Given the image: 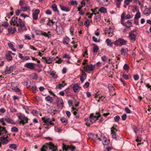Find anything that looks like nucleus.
I'll return each mask as SVG.
<instances>
[{"label": "nucleus", "mask_w": 151, "mask_h": 151, "mask_svg": "<svg viewBox=\"0 0 151 151\" xmlns=\"http://www.w3.org/2000/svg\"><path fill=\"white\" fill-rule=\"evenodd\" d=\"M42 120L44 123V124L47 126L53 125L54 123L52 122L54 121L55 120L54 119L48 118H42Z\"/></svg>", "instance_id": "obj_3"}, {"label": "nucleus", "mask_w": 151, "mask_h": 151, "mask_svg": "<svg viewBox=\"0 0 151 151\" xmlns=\"http://www.w3.org/2000/svg\"><path fill=\"white\" fill-rule=\"evenodd\" d=\"M24 38L25 40H30L31 39V37L27 35H24Z\"/></svg>", "instance_id": "obj_64"}, {"label": "nucleus", "mask_w": 151, "mask_h": 151, "mask_svg": "<svg viewBox=\"0 0 151 151\" xmlns=\"http://www.w3.org/2000/svg\"><path fill=\"white\" fill-rule=\"evenodd\" d=\"M129 67L127 64H125L123 66V68L125 70H127L129 69Z\"/></svg>", "instance_id": "obj_59"}, {"label": "nucleus", "mask_w": 151, "mask_h": 151, "mask_svg": "<svg viewBox=\"0 0 151 151\" xmlns=\"http://www.w3.org/2000/svg\"><path fill=\"white\" fill-rule=\"evenodd\" d=\"M95 15L94 17V19L95 21L96 22L99 21L101 19L100 15L99 14V12H97L96 13H94Z\"/></svg>", "instance_id": "obj_18"}, {"label": "nucleus", "mask_w": 151, "mask_h": 151, "mask_svg": "<svg viewBox=\"0 0 151 151\" xmlns=\"http://www.w3.org/2000/svg\"><path fill=\"white\" fill-rule=\"evenodd\" d=\"M99 50L98 47L97 46H95L93 47V51L94 52H97Z\"/></svg>", "instance_id": "obj_47"}, {"label": "nucleus", "mask_w": 151, "mask_h": 151, "mask_svg": "<svg viewBox=\"0 0 151 151\" xmlns=\"http://www.w3.org/2000/svg\"><path fill=\"white\" fill-rule=\"evenodd\" d=\"M15 68L16 66L14 65L11 66L9 67L7 66L4 70V73L6 74H10L15 69Z\"/></svg>", "instance_id": "obj_6"}, {"label": "nucleus", "mask_w": 151, "mask_h": 151, "mask_svg": "<svg viewBox=\"0 0 151 151\" xmlns=\"http://www.w3.org/2000/svg\"><path fill=\"white\" fill-rule=\"evenodd\" d=\"M99 11L101 13L104 14L106 13L107 12L106 9L103 7H101L99 9Z\"/></svg>", "instance_id": "obj_40"}, {"label": "nucleus", "mask_w": 151, "mask_h": 151, "mask_svg": "<svg viewBox=\"0 0 151 151\" xmlns=\"http://www.w3.org/2000/svg\"><path fill=\"white\" fill-rule=\"evenodd\" d=\"M63 58H67L68 59L71 58L70 56L68 54H65L63 57Z\"/></svg>", "instance_id": "obj_55"}, {"label": "nucleus", "mask_w": 151, "mask_h": 151, "mask_svg": "<svg viewBox=\"0 0 151 151\" xmlns=\"http://www.w3.org/2000/svg\"><path fill=\"white\" fill-rule=\"evenodd\" d=\"M68 104L70 107L72 106L73 104V101L70 100H69L68 101Z\"/></svg>", "instance_id": "obj_63"}, {"label": "nucleus", "mask_w": 151, "mask_h": 151, "mask_svg": "<svg viewBox=\"0 0 151 151\" xmlns=\"http://www.w3.org/2000/svg\"><path fill=\"white\" fill-rule=\"evenodd\" d=\"M73 114L75 116H76L77 114V111H78V110L74 108H73Z\"/></svg>", "instance_id": "obj_58"}, {"label": "nucleus", "mask_w": 151, "mask_h": 151, "mask_svg": "<svg viewBox=\"0 0 151 151\" xmlns=\"http://www.w3.org/2000/svg\"><path fill=\"white\" fill-rule=\"evenodd\" d=\"M29 59H30V58L29 56H25L24 57L22 60H23L24 61H26L28 60H29Z\"/></svg>", "instance_id": "obj_60"}, {"label": "nucleus", "mask_w": 151, "mask_h": 151, "mask_svg": "<svg viewBox=\"0 0 151 151\" xmlns=\"http://www.w3.org/2000/svg\"><path fill=\"white\" fill-rule=\"evenodd\" d=\"M18 25L17 26H19L22 29L23 31H26L27 30L26 27L25 26V24L23 22L21 19L19 18L18 21Z\"/></svg>", "instance_id": "obj_9"}, {"label": "nucleus", "mask_w": 151, "mask_h": 151, "mask_svg": "<svg viewBox=\"0 0 151 151\" xmlns=\"http://www.w3.org/2000/svg\"><path fill=\"white\" fill-rule=\"evenodd\" d=\"M61 121L64 125H65L68 123L67 120L65 118H61L60 119Z\"/></svg>", "instance_id": "obj_39"}, {"label": "nucleus", "mask_w": 151, "mask_h": 151, "mask_svg": "<svg viewBox=\"0 0 151 151\" xmlns=\"http://www.w3.org/2000/svg\"><path fill=\"white\" fill-rule=\"evenodd\" d=\"M11 53H12L11 52V51H9L6 55V59L9 61H11L12 59V57Z\"/></svg>", "instance_id": "obj_20"}, {"label": "nucleus", "mask_w": 151, "mask_h": 151, "mask_svg": "<svg viewBox=\"0 0 151 151\" xmlns=\"http://www.w3.org/2000/svg\"><path fill=\"white\" fill-rule=\"evenodd\" d=\"M49 75L55 79H56L58 77V76L55 73H54L52 71H50L48 73Z\"/></svg>", "instance_id": "obj_30"}, {"label": "nucleus", "mask_w": 151, "mask_h": 151, "mask_svg": "<svg viewBox=\"0 0 151 151\" xmlns=\"http://www.w3.org/2000/svg\"><path fill=\"white\" fill-rule=\"evenodd\" d=\"M89 85V83L88 82H87L85 83L84 85L83 86V87L84 88H86L88 87Z\"/></svg>", "instance_id": "obj_56"}, {"label": "nucleus", "mask_w": 151, "mask_h": 151, "mask_svg": "<svg viewBox=\"0 0 151 151\" xmlns=\"http://www.w3.org/2000/svg\"><path fill=\"white\" fill-rule=\"evenodd\" d=\"M88 136L89 138L91 139L93 141H98V138L97 135L89 133L88 134Z\"/></svg>", "instance_id": "obj_11"}, {"label": "nucleus", "mask_w": 151, "mask_h": 151, "mask_svg": "<svg viewBox=\"0 0 151 151\" xmlns=\"http://www.w3.org/2000/svg\"><path fill=\"white\" fill-rule=\"evenodd\" d=\"M16 31V29L15 27H10L8 29L9 33L10 34H13Z\"/></svg>", "instance_id": "obj_17"}, {"label": "nucleus", "mask_w": 151, "mask_h": 151, "mask_svg": "<svg viewBox=\"0 0 151 151\" xmlns=\"http://www.w3.org/2000/svg\"><path fill=\"white\" fill-rule=\"evenodd\" d=\"M125 25L128 28L132 27V24L131 20H128L126 22Z\"/></svg>", "instance_id": "obj_32"}, {"label": "nucleus", "mask_w": 151, "mask_h": 151, "mask_svg": "<svg viewBox=\"0 0 151 151\" xmlns=\"http://www.w3.org/2000/svg\"><path fill=\"white\" fill-rule=\"evenodd\" d=\"M116 127V126L114 125V139H115V140L116 141H118L119 140H120L119 139V137L118 136H116V134H115V131H118L117 128H115ZM120 141H122V140H120Z\"/></svg>", "instance_id": "obj_22"}, {"label": "nucleus", "mask_w": 151, "mask_h": 151, "mask_svg": "<svg viewBox=\"0 0 151 151\" xmlns=\"http://www.w3.org/2000/svg\"><path fill=\"white\" fill-rule=\"evenodd\" d=\"M90 21L89 20H86L84 23V25L86 27H88L90 25Z\"/></svg>", "instance_id": "obj_54"}, {"label": "nucleus", "mask_w": 151, "mask_h": 151, "mask_svg": "<svg viewBox=\"0 0 151 151\" xmlns=\"http://www.w3.org/2000/svg\"><path fill=\"white\" fill-rule=\"evenodd\" d=\"M45 99L47 101L50 103H51L53 101V99L52 97L49 96H48L46 97Z\"/></svg>", "instance_id": "obj_34"}, {"label": "nucleus", "mask_w": 151, "mask_h": 151, "mask_svg": "<svg viewBox=\"0 0 151 151\" xmlns=\"http://www.w3.org/2000/svg\"><path fill=\"white\" fill-rule=\"evenodd\" d=\"M120 119V117L118 116H116L114 118L115 121L116 122H118L119 121Z\"/></svg>", "instance_id": "obj_61"}, {"label": "nucleus", "mask_w": 151, "mask_h": 151, "mask_svg": "<svg viewBox=\"0 0 151 151\" xmlns=\"http://www.w3.org/2000/svg\"><path fill=\"white\" fill-rule=\"evenodd\" d=\"M18 18L16 17H13L11 20V24L13 26H16L18 25Z\"/></svg>", "instance_id": "obj_12"}, {"label": "nucleus", "mask_w": 151, "mask_h": 151, "mask_svg": "<svg viewBox=\"0 0 151 151\" xmlns=\"http://www.w3.org/2000/svg\"><path fill=\"white\" fill-rule=\"evenodd\" d=\"M123 0H115V3L116 5V6L118 8H120V5L121 4V2Z\"/></svg>", "instance_id": "obj_31"}, {"label": "nucleus", "mask_w": 151, "mask_h": 151, "mask_svg": "<svg viewBox=\"0 0 151 151\" xmlns=\"http://www.w3.org/2000/svg\"><path fill=\"white\" fill-rule=\"evenodd\" d=\"M95 68L94 65L92 64H90L89 65H85L84 68V70L86 72L89 70L91 71H93Z\"/></svg>", "instance_id": "obj_10"}, {"label": "nucleus", "mask_w": 151, "mask_h": 151, "mask_svg": "<svg viewBox=\"0 0 151 151\" xmlns=\"http://www.w3.org/2000/svg\"><path fill=\"white\" fill-rule=\"evenodd\" d=\"M126 113L127 114H130L131 113V111L130 109L127 107H126L125 109Z\"/></svg>", "instance_id": "obj_57"}, {"label": "nucleus", "mask_w": 151, "mask_h": 151, "mask_svg": "<svg viewBox=\"0 0 151 151\" xmlns=\"http://www.w3.org/2000/svg\"><path fill=\"white\" fill-rule=\"evenodd\" d=\"M4 120H5V121L7 123L9 124L11 123L12 122V120L10 119V118H4Z\"/></svg>", "instance_id": "obj_49"}, {"label": "nucleus", "mask_w": 151, "mask_h": 151, "mask_svg": "<svg viewBox=\"0 0 151 151\" xmlns=\"http://www.w3.org/2000/svg\"><path fill=\"white\" fill-rule=\"evenodd\" d=\"M106 42L108 46L110 47H112L113 43L111 42L110 40L107 39L106 40Z\"/></svg>", "instance_id": "obj_35"}, {"label": "nucleus", "mask_w": 151, "mask_h": 151, "mask_svg": "<svg viewBox=\"0 0 151 151\" xmlns=\"http://www.w3.org/2000/svg\"><path fill=\"white\" fill-rule=\"evenodd\" d=\"M11 131L13 132H17L18 131V129L16 127H13L11 128Z\"/></svg>", "instance_id": "obj_50"}, {"label": "nucleus", "mask_w": 151, "mask_h": 151, "mask_svg": "<svg viewBox=\"0 0 151 151\" xmlns=\"http://www.w3.org/2000/svg\"><path fill=\"white\" fill-rule=\"evenodd\" d=\"M42 59L44 60V62L47 63H50L52 61V59L49 57H43Z\"/></svg>", "instance_id": "obj_23"}, {"label": "nucleus", "mask_w": 151, "mask_h": 151, "mask_svg": "<svg viewBox=\"0 0 151 151\" xmlns=\"http://www.w3.org/2000/svg\"><path fill=\"white\" fill-rule=\"evenodd\" d=\"M81 71L82 76L80 77V80L81 82L82 83H83L84 82V80L86 79L87 75L86 73L82 70Z\"/></svg>", "instance_id": "obj_14"}, {"label": "nucleus", "mask_w": 151, "mask_h": 151, "mask_svg": "<svg viewBox=\"0 0 151 151\" xmlns=\"http://www.w3.org/2000/svg\"><path fill=\"white\" fill-rule=\"evenodd\" d=\"M9 148L15 150L17 149V146L15 144H12L9 145Z\"/></svg>", "instance_id": "obj_46"}, {"label": "nucleus", "mask_w": 151, "mask_h": 151, "mask_svg": "<svg viewBox=\"0 0 151 151\" xmlns=\"http://www.w3.org/2000/svg\"><path fill=\"white\" fill-rule=\"evenodd\" d=\"M119 41L121 45H125L127 42V41L123 39H119Z\"/></svg>", "instance_id": "obj_37"}, {"label": "nucleus", "mask_w": 151, "mask_h": 151, "mask_svg": "<svg viewBox=\"0 0 151 151\" xmlns=\"http://www.w3.org/2000/svg\"><path fill=\"white\" fill-rule=\"evenodd\" d=\"M52 8L53 10L54 11H55V12L56 11L58 12V11L57 9V6L56 4H53V5H52Z\"/></svg>", "instance_id": "obj_43"}, {"label": "nucleus", "mask_w": 151, "mask_h": 151, "mask_svg": "<svg viewBox=\"0 0 151 151\" xmlns=\"http://www.w3.org/2000/svg\"><path fill=\"white\" fill-rule=\"evenodd\" d=\"M57 147L51 142H49L43 145L41 149V151H57Z\"/></svg>", "instance_id": "obj_1"}, {"label": "nucleus", "mask_w": 151, "mask_h": 151, "mask_svg": "<svg viewBox=\"0 0 151 151\" xmlns=\"http://www.w3.org/2000/svg\"><path fill=\"white\" fill-rule=\"evenodd\" d=\"M56 101L58 108L60 109H62L63 106V102L62 99L58 97L56 99Z\"/></svg>", "instance_id": "obj_8"}, {"label": "nucleus", "mask_w": 151, "mask_h": 151, "mask_svg": "<svg viewBox=\"0 0 151 151\" xmlns=\"http://www.w3.org/2000/svg\"><path fill=\"white\" fill-rule=\"evenodd\" d=\"M63 149L65 151H77L75 147L73 145H66L64 144L63 145Z\"/></svg>", "instance_id": "obj_5"}, {"label": "nucleus", "mask_w": 151, "mask_h": 151, "mask_svg": "<svg viewBox=\"0 0 151 151\" xmlns=\"http://www.w3.org/2000/svg\"><path fill=\"white\" fill-rule=\"evenodd\" d=\"M151 13V8H146L144 11V14L145 15L148 16Z\"/></svg>", "instance_id": "obj_25"}, {"label": "nucleus", "mask_w": 151, "mask_h": 151, "mask_svg": "<svg viewBox=\"0 0 151 151\" xmlns=\"http://www.w3.org/2000/svg\"><path fill=\"white\" fill-rule=\"evenodd\" d=\"M8 45L9 47L13 51L15 52L16 51V50L14 47L13 44L10 42L8 43Z\"/></svg>", "instance_id": "obj_38"}, {"label": "nucleus", "mask_w": 151, "mask_h": 151, "mask_svg": "<svg viewBox=\"0 0 151 151\" xmlns=\"http://www.w3.org/2000/svg\"><path fill=\"white\" fill-rule=\"evenodd\" d=\"M66 84L65 83L64 81H63L62 83L56 85L55 88L56 89H60L63 87Z\"/></svg>", "instance_id": "obj_26"}, {"label": "nucleus", "mask_w": 151, "mask_h": 151, "mask_svg": "<svg viewBox=\"0 0 151 151\" xmlns=\"http://www.w3.org/2000/svg\"><path fill=\"white\" fill-rule=\"evenodd\" d=\"M61 9L63 11L68 12L70 10V9L68 6H60Z\"/></svg>", "instance_id": "obj_27"}, {"label": "nucleus", "mask_w": 151, "mask_h": 151, "mask_svg": "<svg viewBox=\"0 0 151 151\" xmlns=\"http://www.w3.org/2000/svg\"><path fill=\"white\" fill-rule=\"evenodd\" d=\"M18 118L20 120V124H22L24 125L28 122V119L24 115L20 114V115L18 116Z\"/></svg>", "instance_id": "obj_4"}, {"label": "nucleus", "mask_w": 151, "mask_h": 151, "mask_svg": "<svg viewBox=\"0 0 151 151\" xmlns=\"http://www.w3.org/2000/svg\"><path fill=\"white\" fill-rule=\"evenodd\" d=\"M34 64L31 63H28L24 65V66L28 68L33 69L34 68Z\"/></svg>", "instance_id": "obj_16"}, {"label": "nucleus", "mask_w": 151, "mask_h": 151, "mask_svg": "<svg viewBox=\"0 0 151 151\" xmlns=\"http://www.w3.org/2000/svg\"><path fill=\"white\" fill-rule=\"evenodd\" d=\"M103 110H102V111H101L100 112L104 116L106 117L108 115L110 114V113L108 112H107L106 113L105 112V113H103V112H102V111Z\"/></svg>", "instance_id": "obj_52"}, {"label": "nucleus", "mask_w": 151, "mask_h": 151, "mask_svg": "<svg viewBox=\"0 0 151 151\" xmlns=\"http://www.w3.org/2000/svg\"><path fill=\"white\" fill-rule=\"evenodd\" d=\"M131 2H132L131 0H124V4L126 5H129Z\"/></svg>", "instance_id": "obj_53"}, {"label": "nucleus", "mask_w": 151, "mask_h": 151, "mask_svg": "<svg viewBox=\"0 0 151 151\" xmlns=\"http://www.w3.org/2000/svg\"><path fill=\"white\" fill-rule=\"evenodd\" d=\"M128 52V50L127 49H124L122 48L121 49V52L122 55H125L127 54Z\"/></svg>", "instance_id": "obj_36"}, {"label": "nucleus", "mask_w": 151, "mask_h": 151, "mask_svg": "<svg viewBox=\"0 0 151 151\" xmlns=\"http://www.w3.org/2000/svg\"><path fill=\"white\" fill-rule=\"evenodd\" d=\"M111 31L110 32H109V31H107V33L108 34V36L110 37H111L113 36V30L112 29H111Z\"/></svg>", "instance_id": "obj_48"}, {"label": "nucleus", "mask_w": 151, "mask_h": 151, "mask_svg": "<svg viewBox=\"0 0 151 151\" xmlns=\"http://www.w3.org/2000/svg\"><path fill=\"white\" fill-rule=\"evenodd\" d=\"M70 41V39L67 36H65L63 40V44L68 45Z\"/></svg>", "instance_id": "obj_24"}, {"label": "nucleus", "mask_w": 151, "mask_h": 151, "mask_svg": "<svg viewBox=\"0 0 151 151\" xmlns=\"http://www.w3.org/2000/svg\"><path fill=\"white\" fill-rule=\"evenodd\" d=\"M78 5V3L76 0H73L71 1L70 6L72 5L74 6H76Z\"/></svg>", "instance_id": "obj_41"}, {"label": "nucleus", "mask_w": 151, "mask_h": 151, "mask_svg": "<svg viewBox=\"0 0 151 151\" xmlns=\"http://www.w3.org/2000/svg\"><path fill=\"white\" fill-rule=\"evenodd\" d=\"M20 10L24 12H25L27 10L30 11V9L29 6L26 5L25 6L21 7L20 8Z\"/></svg>", "instance_id": "obj_21"}, {"label": "nucleus", "mask_w": 151, "mask_h": 151, "mask_svg": "<svg viewBox=\"0 0 151 151\" xmlns=\"http://www.w3.org/2000/svg\"><path fill=\"white\" fill-rule=\"evenodd\" d=\"M133 17V15H131L129 14H128L125 17L124 19H129L130 18H132Z\"/></svg>", "instance_id": "obj_51"}, {"label": "nucleus", "mask_w": 151, "mask_h": 151, "mask_svg": "<svg viewBox=\"0 0 151 151\" xmlns=\"http://www.w3.org/2000/svg\"><path fill=\"white\" fill-rule=\"evenodd\" d=\"M73 88L75 93L78 92L80 90L79 87L77 84H74L73 86Z\"/></svg>", "instance_id": "obj_28"}, {"label": "nucleus", "mask_w": 151, "mask_h": 151, "mask_svg": "<svg viewBox=\"0 0 151 151\" xmlns=\"http://www.w3.org/2000/svg\"><path fill=\"white\" fill-rule=\"evenodd\" d=\"M129 38L131 41L134 42L136 40V35L132 32L129 33Z\"/></svg>", "instance_id": "obj_19"}, {"label": "nucleus", "mask_w": 151, "mask_h": 151, "mask_svg": "<svg viewBox=\"0 0 151 151\" xmlns=\"http://www.w3.org/2000/svg\"><path fill=\"white\" fill-rule=\"evenodd\" d=\"M108 87L109 90L111 91L113 89V86L110 83L109 84Z\"/></svg>", "instance_id": "obj_62"}, {"label": "nucleus", "mask_w": 151, "mask_h": 151, "mask_svg": "<svg viewBox=\"0 0 151 151\" xmlns=\"http://www.w3.org/2000/svg\"><path fill=\"white\" fill-rule=\"evenodd\" d=\"M39 9H36L32 14V17L34 19L37 20L38 19V15L40 13Z\"/></svg>", "instance_id": "obj_13"}, {"label": "nucleus", "mask_w": 151, "mask_h": 151, "mask_svg": "<svg viewBox=\"0 0 151 151\" xmlns=\"http://www.w3.org/2000/svg\"><path fill=\"white\" fill-rule=\"evenodd\" d=\"M31 89L34 93H36L38 91V89L35 85H33L31 87Z\"/></svg>", "instance_id": "obj_42"}, {"label": "nucleus", "mask_w": 151, "mask_h": 151, "mask_svg": "<svg viewBox=\"0 0 151 151\" xmlns=\"http://www.w3.org/2000/svg\"><path fill=\"white\" fill-rule=\"evenodd\" d=\"M106 138L104 135H102L100 138H98V141H102V142H106Z\"/></svg>", "instance_id": "obj_33"}, {"label": "nucleus", "mask_w": 151, "mask_h": 151, "mask_svg": "<svg viewBox=\"0 0 151 151\" xmlns=\"http://www.w3.org/2000/svg\"><path fill=\"white\" fill-rule=\"evenodd\" d=\"M100 116V114L97 112L96 114H91L89 116V117L91 120V122L93 123L96 122L98 119V118Z\"/></svg>", "instance_id": "obj_7"}, {"label": "nucleus", "mask_w": 151, "mask_h": 151, "mask_svg": "<svg viewBox=\"0 0 151 151\" xmlns=\"http://www.w3.org/2000/svg\"><path fill=\"white\" fill-rule=\"evenodd\" d=\"M54 23L55 22H53L52 20L49 19L47 24V25L51 26H52Z\"/></svg>", "instance_id": "obj_45"}, {"label": "nucleus", "mask_w": 151, "mask_h": 151, "mask_svg": "<svg viewBox=\"0 0 151 151\" xmlns=\"http://www.w3.org/2000/svg\"><path fill=\"white\" fill-rule=\"evenodd\" d=\"M6 131L5 128L0 126V141L1 142H9L7 139L8 134H6Z\"/></svg>", "instance_id": "obj_2"}, {"label": "nucleus", "mask_w": 151, "mask_h": 151, "mask_svg": "<svg viewBox=\"0 0 151 151\" xmlns=\"http://www.w3.org/2000/svg\"><path fill=\"white\" fill-rule=\"evenodd\" d=\"M100 4L104 6H107L108 3V0H99Z\"/></svg>", "instance_id": "obj_29"}, {"label": "nucleus", "mask_w": 151, "mask_h": 151, "mask_svg": "<svg viewBox=\"0 0 151 151\" xmlns=\"http://www.w3.org/2000/svg\"><path fill=\"white\" fill-rule=\"evenodd\" d=\"M141 17V13L139 12H137L135 16V18L136 19H138L140 17Z\"/></svg>", "instance_id": "obj_44"}, {"label": "nucleus", "mask_w": 151, "mask_h": 151, "mask_svg": "<svg viewBox=\"0 0 151 151\" xmlns=\"http://www.w3.org/2000/svg\"><path fill=\"white\" fill-rule=\"evenodd\" d=\"M84 120L85 121V124L87 126H89L93 123L89 117L85 118Z\"/></svg>", "instance_id": "obj_15"}]
</instances>
